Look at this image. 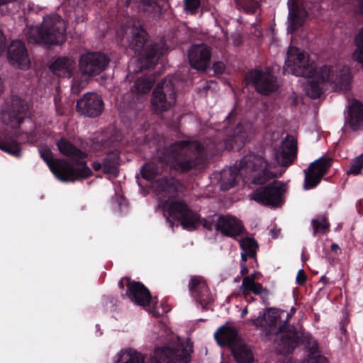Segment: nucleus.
I'll return each instance as SVG.
<instances>
[{
    "label": "nucleus",
    "instance_id": "1",
    "mask_svg": "<svg viewBox=\"0 0 363 363\" xmlns=\"http://www.w3.org/2000/svg\"><path fill=\"white\" fill-rule=\"evenodd\" d=\"M296 154V141L293 136L287 135L277 150L275 158L271 161L259 155L250 153L240 162V167L230 168L225 171L221 177V189L228 190L233 187L238 178L237 170L240 175L252 179L255 184H263L271 178L278 177L272 169L277 165L288 167L292 164Z\"/></svg>",
    "mask_w": 363,
    "mask_h": 363
},
{
    "label": "nucleus",
    "instance_id": "2",
    "mask_svg": "<svg viewBox=\"0 0 363 363\" xmlns=\"http://www.w3.org/2000/svg\"><path fill=\"white\" fill-rule=\"evenodd\" d=\"M351 77L349 68L341 63L326 64L316 67L305 85V91L311 98L319 97L325 90H347Z\"/></svg>",
    "mask_w": 363,
    "mask_h": 363
},
{
    "label": "nucleus",
    "instance_id": "3",
    "mask_svg": "<svg viewBox=\"0 0 363 363\" xmlns=\"http://www.w3.org/2000/svg\"><path fill=\"white\" fill-rule=\"evenodd\" d=\"M152 187L162 203L164 212H167L169 218L180 221L184 228L192 230L198 225L199 216L190 211L186 205L182 201L176 200L179 189L180 184L174 179L169 181L167 179L156 180L152 182Z\"/></svg>",
    "mask_w": 363,
    "mask_h": 363
},
{
    "label": "nucleus",
    "instance_id": "4",
    "mask_svg": "<svg viewBox=\"0 0 363 363\" xmlns=\"http://www.w3.org/2000/svg\"><path fill=\"white\" fill-rule=\"evenodd\" d=\"M285 315V311L269 308L263 315L252 320L253 325L264 326V320L267 326L270 328V332L276 335L275 347L279 353L286 354L292 352L298 342V334L293 325H286L281 318Z\"/></svg>",
    "mask_w": 363,
    "mask_h": 363
},
{
    "label": "nucleus",
    "instance_id": "5",
    "mask_svg": "<svg viewBox=\"0 0 363 363\" xmlns=\"http://www.w3.org/2000/svg\"><path fill=\"white\" fill-rule=\"evenodd\" d=\"M65 23L58 15L44 18L40 28L31 27L26 33L29 41L43 44H61L65 40Z\"/></svg>",
    "mask_w": 363,
    "mask_h": 363
},
{
    "label": "nucleus",
    "instance_id": "6",
    "mask_svg": "<svg viewBox=\"0 0 363 363\" xmlns=\"http://www.w3.org/2000/svg\"><path fill=\"white\" fill-rule=\"evenodd\" d=\"M39 152L55 176L62 182H74L86 178L91 174V169L83 162L70 164L64 160H53L51 150L46 147L40 148Z\"/></svg>",
    "mask_w": 363,
    "mask_h": 363
},
{
    "label": "nucleus",
    "instance_id": "7",
    "mask_svg": "<svg viewBox=\"0 0 363 363\" xmlns=\"http://www.w3.org/2000/svg\"><path fill=\"white\" fill-rule=\"evenodd\" d=\"M106 57L100 52H86L79 59V70L81 77H74L72 91L78 94L88 84L89 77L100 74L107 66Z\"/></svg>",
    "mask_w": 363,
    "mask_h": 363
},
{
    "label": "nucleus",
    "instance_id": "8",
    "mask_svg": "<svg viewBox=\"0 0 363 363\" xmlns=\"http://www.w3.org/2000/svg\"><path fill=\"white\" fill-rule=\"evenodd\" d=\"M201 146L198 142L180 141L171 147L169 154L162 162L169 164L170 167L186 171L195 167L197 162L191 160L192 156L201 153Z\"/></svg>",
    "mask_w": 363,
    "mask_h": 363
},
{
    "label": "nucleus",
    "instance_id": "9",
    "mask_svg": "<svg viewBox=\"0 0 363 363\" xmlns=\"http://www.w3.org/2000/svg\"><path fill=\"white\" fill-rule=\"evenodd\" d=\"M128 47L135 55H142L143 62L147 67H152L156 64L159 57L165 52L166 48L163 43L154 46H148L147 50L142 54L145 44L147 41V33L141 26H134L130 29L128 37Z\"/></svg>",
    "mask_w": 363,
    "mask_h": 363
},
{
    "label": "nucleus",
    "instance_id": "10",
    "mask_svg": "<svg viewBox=\"0 0 363 363\" xmlns=\"http://www.w3.org/2000/svg\"><path fill=\"white\" fill-rule=\"evenodd\" d=\"M315 63L309 60L308 55L296 47L290 46L287 51L284 70L286 72L301 76L310 79L313 73Z\"/></svg>",
    "mask_w": 363,
    "mask_h": 363
},
{
    "label": "nucleus",
    "instance_id": "11",
    "mask_svg": "<svg viewBox=\"0 0 363 363\" xmlns=\"http://www.w3.org/2000/svg\"><path fill=\"white\" fill-rule=\"evenodd\" d=\"M176 101L174 86L171 79H164L159 83L152 94L151 107L158 113L170 108Z\"/></svg>",
    "mask_w": 363,
    "mask_h": 363
},
{
    "label": "nucleus",
    "instance_id": "12",
    "mask_svg": "<svg viewBox=\"0 0 363 363\" xmlns=\"http://www.w3.org/2000/svg\"><path fill=\"white\" fill-rule=\"evenodd\" d=\"M192 352V342L186 340L178 343L174 348L167 347L157 349L155 354L157 357L167 363H189Z\"/></svg>",
    "mask_w": 363,
    "mask_h": 363
},
{
    "label": "nucleus",
    "instance_id": "13",
    "mask_svg": "<svg viewBox=\"0 0 363 363\" xmlns=\"http://www.w3.org/2000/svg\"><path fill=\"white\" fill-rule=\"evenodd\" d=\"M284 186L279 182H274L267 186L259 187L252 194V199L262 204L277 207L283 203Z\"/></svg>",
    "mask_w": 363,
    "mask_h": 363
},
{
    "label": "nucleus",
    "instance_id": "14",
    "mask_svg": "<svg viewBox=\"0 0 363 363\" xmlns=\"http://www.w3.org/2000/svg\"><path fill=\"white\" fill-rule=\"evenodd\" d=\"M247 84H252L261 94H268L275 91L279 84L269 69H255L250 72L246 77Z\"/></svg>",
    "mask_w": 363,
    "mask_h": 363
},
{
    "label": "nucleus",
    "instance_id": "15",
    "mask_svg": "<svg viewBox=\"0 0 363 363\" xmlns=\"http://www.w3.org/2000/svg\"><path fill=\"white\" fill-rule=\"evenodd\" d=\"M330 166L331 160L328 157H320L312 162L310 166L304 170V189H310L316 186Z\"/></svg>",
    "mask_w": 363,
    "mask_h": 363
},
{
    "label": "nucleus",
    "instance_id": "16",
    "mask_svg": "<svg viewBox=\"0 0 363 363\" xmlns=\"http://www.w3.org/2000/svg\"><path fill=\"white\" fill-rule=\"evenodd\" d=\"M77 110L82 114L89 117H96L104 110L101 97L95 93H86L77 101Z\"/></svg>",
    "mask_w": 363,
    "mask_h": 363
},
{
    "label": "nucleus",
    "instance_id": "17",
    "mask_svg": "<svg viewBox=\"0 0 363 363\" xmlns=\"http://www.w3.org/2000/svg\"><path fill=\"white\" fill-rule=\"evenodd\" d=\"M211 51L205 44L192 45L189 50V60L192 67L205 70L210 65Z\"/></svg>",
    "mask_w": 363,
    "mask_h": 363
},
{
    "label": "nucleus",
    "instance_id": "18",
    "mask_svg": "<svg viewBox=\"0 0 363 363\" xmlns=\"http://www.w3.org/2000/svg\"><path fill=\"white\" fill-rule=\"evenodd\" d=\"M8 58L13 65L21 69H26L30 65L26 48L20 40H15L9 45Z\"/></svg>",
    "mask_w": 363,
    "mask_h": 363
},
{
    "label": "nucleus",
    "instance_id": "19",
    "mask_svg": "<svg viewBox=\"0 0 363 363\" xmlns=\"http://www.w3.org/2000/svg\"><path fill=\"white\" fill-rule=\"evenodd\" d=\"M289 15L287 21V30L294 32L304 22L307 13L299 5L298 0H289Z\"/></svg>",
    "mask_w": 363,
    "mask_h": 363
},
{
    "label": "nucleus",
    "instance_id": "20",
    "mask_svg": "<svg viewBox=\"0 0 363 363\" xmlns=\"http://www.w3.org/2000/svg\"><path fill=\"white\" fill-rule=\"evenodd\" d=\"M127 287V296L132 301L143 307L150 303V293L143 284L136 281L129 282Z\"/></svg>",
    "mask_w": 363,
    "mask_h": 363
},
{
    "label": "nucleus",
    "instance_id": "21",
    "mask_svg": "<svg viewBox=\"0 0 363 363\" xmlns=\"http://www.w3.org/2000/svg\"><path fill=\"white\" fill-rule=\"evenodd\" d=\"M76 67L75 59L71 56L57 58L50 66L51 72L57 76L69 78Z\"/></svg>",
    "mask_w": 363,
    "mask_h": 363
},
{
    "label": "nucleus",
    "instance_id": "22",
    "mask_svg": "<svg viewBox=\"0 0 363 363\" xmlns=\"http://www.w3.org/2000/svg\"><path fill=\"white\" fill-rule=\"evenodd\" d=\"M216 230L222 234L235 237L242 230V226L237 218L230 216L220 217L216 222Z\"/></svg>",
    "mask_w": 363,
    "mask_h": 363
},
{
    "label": "nucleus",
    "instance_id": "23",
    "mask_svg": "<svg viewBox=\"0 0 363 363\" xmlns=\"http://www.w3.org/2000/svg\"><path fill=\"white\" fill-rule=\"evenodd\" d=\"M189 289L195 294L202 307L213 301L205 281L201 277H194L189 283Z\"/></svg>",
    "mask_w": 363,
    "mask_h": 363
},
{
    "label": "nucleus",
    "instance_id": "24",
    "mask_svg": "<svg viewBox=\"0 0 363 363\" xmlns=\"http://www.w3.org/2000/svg\"><path fill=\"white\" fill-rule=\"evenodd\" d=\"M347 123L353 130L363 128V104L357 100L350 104Z\"/></svg>",
    "mask_w": 363,
    "mask_h": 363
},
{
    "label": "nucleus",
    "instance_id": "25",
    "mask_svg": "<svg viewBox=\"0 0 363 363\" xmlns=\"http://www.w3.org/2000/svg\"><path fill=\"white\" fill-rule=\"evenodd\" d=\"M214 337L218 345H228L232 348L236 344L242 343V342L237 340V331L233 328L222 326L214 333Z\"/></svg>",
    "mask_w": 363,
    "mask_h": 363
},
{
    "label": "nucleus",
    "instance_id": "26",
    "mask_svg": "<svg viewBox=\"0 0 363 363\" xmlns=\"http://www.w3.org/2000/svg\"><path fill=\"white\" fill-rule=\"evenodd\" d=\"M240 291L245 296L251 292L256 295H267V291L260 284L255 281L254 277H244L240 286Z\"/></svg>",
    "mask_w": 363,
    "mask_h": 363
},
{
    "label": "nucleus",
    "instance_id": "27",
    "mask_svg": "<svg viewBox=\"0 0 363 363\" xmlns=\"http://www.w3.org/2000/svg\"><path fill=\"white\" fill-rule=\"evenodd\" d=\"M232 352L238 363H252L254 362L251 349L243 342L233 346Z\"/></svg>",
    "mask_w": 363,
    "mask_h": 363
},
{
    "label": "nucleus",
    "instance_id": "28",
    "mask_svg": "<svg viewBox=\"0 0 363 363\" xmlns=\"http://www.w3.org/2000/svg\"><path fill=\"white\" fill-rule=\"evenodd\" d=\"M142 354L133 349L121 350L114 357V363H143Z\"/></svg>",
    "mask_w": 363,
    "mask_h": 363
},
{
    "label": "nucleus",
    "instance_id": "29",
    "mask_svg": "<svg viewBox=\"0 0 363 363\" xmlns=\"http://www.w3.org/2000/svg\"><path fill=\"white\" fill-rule=\"evenodd\" d=\"M57 145L60 152L65 156L72 159H78L84 157V154L77 147H75L71 143L65 138H61L57 143Z\"/></svg>",
    "mask_w": 363,
    "mask_h": 363
},
{
    "label": "nucleus",
    "instance_id": "30",
    "mask_svg": "<svg viewBox=\"0 0 363 363\" xmlns=\"http://www.w3.org/2000/svg\"><path fill=\"white\" fill-rule=\"evenodd\" d=\"M240 245L242 250L241 259L243 262H245L248 257H254L255 256L257 245L253 238H245L241 239Z\"/></svg>",
    "mask_w": 363,
    "mask_h": 363
},
{
    "label": "nucleus",
    "instance_id": "31",
    "mask_svg": "<svg viewBox=\"0 0 363 363\" xmlns=\"http://www.w3.org/2000/svg\"><path fill=\"white\" fill-rule=\"evenodd\" d=\"M0 149L15 157L21 155L19 143L11 136H6L5 140H0Z\"/></svg>",
    "mask_w": 363,
    "mask_h": 363
},
{
    "label": "nucleus",
    "instance_id": "32",
    "mask_svg": "<svg viewBox=\"0 0 363 363\" xmlns=\"http://www.w3.org/2000/svg\"><path fill=\"white\" fill-rule=\"evenodd\" d=\"M155 79L152 77H143L138 79L134 85V93L137 95H143L149 92Z\"/></svg>",
    "mask_w": 363,
    "mask_h": 363
},
{
    "label": "nucleus",
    "instance_id": "33",
    "mask_svg": "<svg viewBox=\"0 0 363 363\" xmlns=\"http://www.w3.org/2000/svg\"><path fill=\"white\" fill-rule=\"evenodd\" d=\"M118 157L117 154H110L103 162V170L105 173L116 177L118 173Z\"/></svg>",
    "mask_w": 363,
    "mask_h": 363
},
{
    "label": "nucleus",
    "instance_id": "34",
    "mask_svg": "<svg viewBox=\"0 0 363 363\" xmlns=\"http://www.w3.org/2000/svg\"><path fill=\"white\" fill-rule=\"evenodd\" d=\"M302 363H328V360L321 354L316 344H314L309 349L308 354Z\"/></svg>",
    "mask_w": 363,
    "mask_h": 363
},
{
    "label": "nucleus",
    "instance_id": "35",
    "mask_svg": "<svg viewBox=\"0 0 363 363\" xmlns=\"http://www.w3.org/2000/svg\"><path fill=\"white\" fill-rule=\"evenodd\" d=\"M356 48L352 54V58L363 67V28L356 37Z\"/></svg>",
    "mask_w": 363,
    "mask_h": 363
},
{
    "label": "nucleus",
    "instance_id": "36",
    "mask_svg": "<svg viewBox=\"0 0 363 363\" xmlns=\"http://www.w3.org/2000/svg\"><path fill=\"white\" fill-rule=\"evenodd\" d=\"M143 177L147 180H153L160 172L158 165L154 162L145 164L141 169Z\"/></svg>",
    "mask_w": 363,
    "mask_h": 363
},
{
    "label": "nucleus",
    "instance_id": "37",
    "mask_svg": "<svg viewBox=\"0 0 363 363\" xmlns=\"http://www.w3.org/2000/svg\"><path fill=\"white\" fill-rule=\"evenodd\" d=\"M311 223L314 235L318 233H325L329 227V224L327 222L326 218L323 216H320L315 219H313Z\"/></svg>",
    "mask_w": 363,
    "mask_h": 363
},
{
    "label": "nucleus",
    "instance_id": "38",
    "mask_svg": "<svg viewBox=\"0 0 363 363\" xmlns=\"http://www.w3.org/2000/svg\"><path fill=\"white\" fill-rule=\"evenodd\" d=\"M236 5L247 13H254L259 7L257 0H235Z\"/></svg>",
    "mask_w": 363,
    "mask_h": 363
},
{
    "label": "nucleus",
    "instance_id": "39",
    "mask_svg": "<svg viewBox=\"0 0 363 363\" xmlns=\"http://www.w3.org/2000/svg\"><path fill=\"white\" fill-rule=\"evenodd\" d=\"M363 168V155L356 157L351 162L350 167L347 170L348 174L357 175Z\"/></svg>",
    "mask_w": 363,
    "mask_h": 363
},
{
    "label": "nucleus",
    "instance_id": "40",
    "mask_svg": "<svg viewBox=\"0 0 363 363\" xmlns=\"http://www.w3.org/2000/svg\"><path fill=\"white\" fill-rule=\"evenodd\" d=\"M25 109H26V107L23 105V108H22V111H21V113H19V115H18V116L17 115L16 116L9 115V120H10L9 123L12 128L17 127L22 122L23 116H21V114L23 113V111Z\"/></svg>",
    "mask_w": 363,
    "mask_h": 363
},
{
    "label": "nucleus",
    "instance_id": "41",
    "mask_svg": "<svg viewBox=\"0 0 363 363\" xmlns=\"http://www.w3.org/2000/svg\"><path fill=\"white\" fill-rule=\"evenodd\" d=\"M199 5V0H185V8L187 10L193 11L198 9Z\"/></svg>",
    "mask_w": 363,
    "mask_h": 363
},
{
    "label": "nucleus",
    "instance_id": "42",
    "mask_svg": "<svg viewBox=\"0 0 363 363\" xmlns=\"http://www.w3.org/2000/svg\"><path fill=\"white\" fill-rule=\"evenodd\" d=\"M306 279V276L303 269H300L296 276V283L299 285L303 284Z\"/></svg>",
    "mask_w": 363,
    "mask_h": 363
},
{
    "label": "nucleus",
    "instance_id": "43",
    "mask_svg": "<svg viewBox=\"0 0 363 363\" xmlns=\"http://www.w3.org/2000/svg\"><path fill=\"white\" fill-rule=\"evenodd\" d=\"M225 65L221 62H216L213 66L214 72L218 74L222 73L225 70Z\"/></svg>",
    "mask_w": 363,
    "mask_h": 363
},
{
    "label": "nucleus",
    "instance_id": "44",
    "mask_svg": "<svg viewBox=\"0 0 363 363\" xmlns=\"http://www.w3.org/2000/svg\"><path fill=\"white\" fill-rule=\"evenodd\" d=\"M143 2L144 5L147 6L145 9L147 11H149V8L155 9L159 7L154 0H143Z\"/></svg>",
    "mask_w": 363,
    "mask_h": 363
},
{
    "label": "nucleus",
    "instance_id": "45",
    "mask_svg": "<svg viewBox=\"0 0 363 363\" xmlns=\"http://www.w3.org/2000/svg\"><path fill=\"white\" fill-rule=\"evenodd\" d=\"M5 48V37L0 30V55L2 54Z\"/></svg>",
    "mask_w": 363,
    "mask_h": 363
},
{
    "label": "nucleus",
    "instance_id": "46",
    "mask_svg": "<svg viewBox=\"0 0 363 363\" xmlns=\"http://www.w3.org/2000/svg\"><path fill=\"white\" fill-rule=\"evenodd\" d=\"M295 311H296V308L294 307H292L291 308L289 313H286L285 311L284 316L286 315V319H285V320H284V322L285 323V322L288 321V320L290 318V317L294 314Z\"/></svg>",
    "mask_w": 363,
    "mask_h": 363
},
{
    "label": "nucleus",
    "instance_id": "47",
    "mask_svg": "<svg viewBox=\"0 0 363 363\" xmlns=\"http://www.w3.org/2000/svg\"><path fill=\"white\" fill-rule=\"evenodd\" d=\"M270 233L273 238H277L278 235L279 234V230L272 229L270 230Z\"/></svg>",
    "mask_w": 363,
    "mask_h": 363
},
{
    "label": "nucleus",
    "instance_id": "48",
    "mask_svg": "<svg viewBox=\"0 0 363 363\" xmlns=\"http://www.w3.org/2000/svg\"><path fill=\"white\" fill-rule=\"evenodd\" d=\"M92 167L94 169L99 170L101 167L103 168V164L101 165V163L95 162L93 163Z\"/></svg>",
    "mask_w": 363,
    "mask_h": 363
},
{
    "label": "nucleus",
    "instance_id": "49",
    "mask_svg": "<svg viewBox=\"0 0 363 363\" xmlns=\"http://www.w3.org/2000/svg\"><path fill=\"white\" fill-rule=\"evenodd\" d=\"M248 272V269H247V267L245 264H242L241 266V269H240V273L241 274H245Z\"/></svg>",
    "mask_w": 363,
    "mask_h": 363
},
{
    "label": "nucleus",
    "instance_id": "50",
    "mask_svg": "<svg viewBox=\"0 0 363 363\" xmlns=\"http://www.w3.org/2000/svg\"><path fill=\"white\" fill-rule=\"evenodd\" d=\"M126 281L128 284L129 282H131V281H130V279H128V278H123V279H122L119 281V283H118V285H119V286H120L121 288H123V281Z\"/></svg>",
    "mask_w": 363,
    "mask_h": 363
},
{
    "label": "nucleus",
    "instance_id": "51",
    "mask_svg": "<svg viewBox=\"0 0 363 363\" xmlns=\"http://www.w3.org/2000/svg\"><path fill=\"white\" fill-rule=\"evenodd\" d=\"M358 12L361 14H363V2L359 3Z\"/></svg>",
    "mask_w": 363,
    "mask_h": 363
},
{
    "label": "nucleus",
    "instance_id": "52",
    "mask_svg": "<svg viewBox=\"0 0 363 363\" xmlns=\"http://www.w3.org/2000/svg\"><path fill=\"white\" fill-rule=\"evenodd\" d=\"M331 249H332V250H333V251H337V250L339 249V246H338V245H337V244H335V243L332 244V245H331Z\"/></svg>",
    "mask_w": 363,
    "mask_h": 363
},
{
    "label": "nucleus",
    "instance_id": "53",
    "mask_svg": "<svg viewBox=\"0 0 363 363\" xmlns=\"http://www.w3.org/2000/svg\"><path fill=\"white\" fill-rule=\"evenodd\" d=\"M247 313V308L245 307V308H243V310L242 311V313H241V317L243 318L245 317Z\"/></svg>",
    "mask_w": 363,
    "mask_h": 363
},
{
    "label": "nucleus",
    "instance_id": "54",
    "mask_svg": "<svg viewBox=\"0 0 363 363\" xmlns=\"http://www.w3.org/2000/svg\"><path fill=\"white\" fill-rule=\"evenodd\" d=\"M153 315H160V312H159V311L154 312Z\"/></svg>",
    "mask_w": 363,
    "mask_h": 363
},
{
    "label": "nucleus",
    "instance_id": "55",
    "mask_svg": "<svg viewBox=\"0 0 363 363\" xmlns=\"http://www.w3.org/2000/svg\"><path fill=\"white\" fill-rule=\"evenodd\" d=\"M6 115L4 116V120L5 121L6 120Z\"/></svg>",
    "mask_w": 363,
    "mask_h": 363
},
{
    "label": "nucleus",
    "instance_id": "56",
    "mask_svg": "<svg viewBox=\"0 0 363 363\" xmlns=\"http://www.w3.org/2000/svg\"><path fill=\"white\" fill-rule=\"evenodd\" d=\"M168 310H169V308H168V309H165V310L164 311V312H167V311H168Z\"/></svg>",
    "mask_w": 363,
    "mask_h": 363
},
{
    "label": "nucleus",
    "instance_id": "57",
    "mask_svg": "<svg viewBox=\"0 0 363 363\" xmlns=\"http://www.w3.org/2000/svg\"><path fill=\"white\" fill-rule=\"evenodd\" d=\"M251 277H254L255 278V274H253Z\"/></svg>",
    "mask_w": 363,
    "mask_h": 363
}]
</instances>
